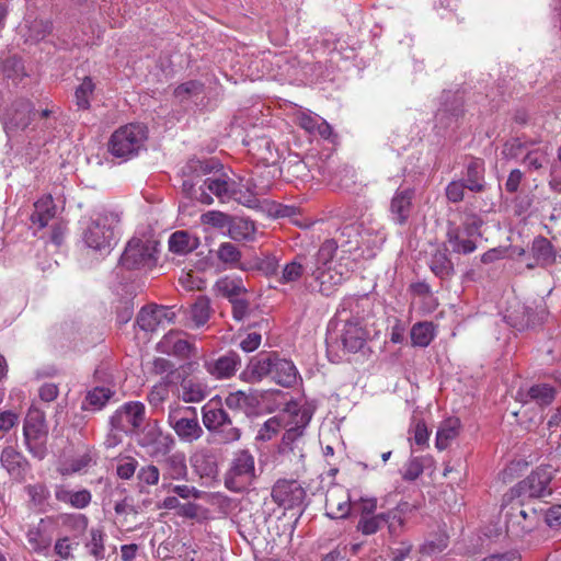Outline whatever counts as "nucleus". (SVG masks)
Masks as SVG:
<instances>
[{
    "mask_svg": "<svg viewBox=\"0 0 561 561\" xmlns=\"http://www.w3.org/2000/svg\"><path fill=\"white\" fill-rule=\"evenodd\" d=\"M148 129L141 124H127L113 133L108 142L110 152L123 159H131L146 149Z\"/></svg>",
    "mask_w": 561,
    "mask_h": 561,
    "instance_id": "f257e3e1",
    "label": "nucleus"
},
{
    "mask_svg": "<svg viewBox=\"0 0 561 561\" xmlns=\"http://www.w3.org/2000/svg\"><path fill=\"white\" fill-rule=\"evenodd\" d=\"M257 478L253 455L248 449L238 450L225 474V486L232 492H244Z\"/></svg>",
    "mask_w": 561,
    "mask_h": 561,
    "instance_id": "f03ea898",
    "label": "nucleus"
},
{
    "mask_svg": "<svg viewBox=\"0 0 561 561\" xmlns=\"http://www.w3.org/2000/svg\"><path fill=\"white\" fill-rule=\"evenodd\" d=\"M359 300L353 297H348L340 305L336 316L342 318L343 316L348 317L353 313L358 314ZM368 332L360 325V322L356 320L345 319V325L341 335V342L348 352L356 353L360 351L366 344Z\"/></svg>",
    "mask_w": 561,
    "mask_h": 561,
    "instance_id": "7ed1b4c3",
    "label": "nucleus"
},
{
    "mask_svg": "<svg viewBox=\"0 0 561 561\" xmlns=\"http://www.w3.org/2000/svg\"><path fill=\"white\" fill-rule=\"evenodd\" d=\"M202 412L205 427L213 433L218 443L231 444L240 439L241 430L226 410L205 405Z\"/></svg>",
    "mask_w": 561,
    "mask_h": 561,
    "instance_id": "20e7f679",
    "label": "nucleus"
},
{
    "mask_svg": "<svg viewBox=\"0 0 561 561\" xmlns=\"http://www.w3.org/2000/svg\"><path fill=\"white\" fill-rule=\"evenodd\" d=\"M239 182L228 178H219V182H211L209 191L217 196L220 201L234 199L238 203L251 207L255 205L256 196L261 194L256 190V185L252 184L251 179L242 183L243 178H238Z\"/></svg>",
    "mask_w": 561,
    "mask_h": 561,
    "instance_id": "39448f33",
    "label": "nucleus"
},
{
    "mask_svg": "<svg viewBox=\"0 0 561 561\" xmlns=\"http://www.w3.org/2000/svg\"><path fill=\"white\" fill-rule=\"evenodd\" d=\"M168 423L176 436L184 443L199 439L204 431L198 422L196 409L176 405L170 408Z\"/></svg>",
    "mask_w": 561,
    "mask_h": 561,
    "instance_id": "423d86ee",
    "label": "nucleus"
},
{
    "mask_svg": "<svg viewBox=\"0 0 561 561\" xmlns=\"http://www.w3.org/2000/svg\"><path fill=\"white\" fill-rule=\"evenodd\" d=\"M23 435L27 450L35 458L44 459L47 454L48 428L43 412L36 409L28 411L24 420Z\"/></svg>",
    "mask_w": 561,
    "mask_h": 561,
    "instance_id": "0eeeda50",
    "label": "nucleus"
},
{
    "mask_svg": "<svg viewBox=\"0 0 561 561\" xmlns=\"http://www.w3.org/2000/svg\"><path fill=\"white\" fill-rule=\"evenodd\" d=\"M119 220L113 213H101L91 219L83 233L85 244L94 250L110 249L114 239V225Z\"/></svg>",
    "mask_w": 561,
    "mask_h": 561,
    "instance_id": "6e6552de",
    "label": "nucleus"
},
{
    "mask_svg": "<svg viewBox=\"0 0 561 561\" xmlns=\"http://www.w3.org/2000/svg\"><path fill=\"white\" fill-rule=\"evenodd\" d=\"M157 243L133 238L128 241L119 259L126 270L151 268L157 264Z\"/></svg>",
    "mask_w": 561,
    "mask_h": 561,
    "instance_id": "1a4fd4ad",
    "label": "nucleus"
},
{
    "mask_svg": "<svg viewBox=\"0 0 561 561\" xmlns=\"http://www.w3.org/2000/svg\"><path fill=\"white\" fill-rule=\"evenodd\" d=\"M137 434L138 444L147 448L151 456H165L175 443L170 434H163L157 420L141 426Z\"/></svg>",
    "mask_w": 561,
    "mask_h": 561,
    "instance_id": "9d476101",
    "label": "nucleus"
},
{
    "mask_svg": "<svg viewBox=\"0 0 561 561\" xmlns=\"http://www.w3.org/2000/svg\"><path fill=\"white\" fill-rule=\"evenodd\" d=\"M145 414V405L141 402H127L111 416V431L138 433L144 425Z\"/></svg>",
    "mask_w": 561,
    "mask_h": 561,
    "instance_id": "9b49d317",
    "label": "nucleus"
},
{
    "mask_svg": "<svg viewBox=\"0 0 561 561\" xmlns=\"http://www.w3.org/2000/svg\"><path fill=\"white\" fill-rule=\"evenodd\" d=\"M550 468L551 466L537 468L526 479L522 480L512 492L517 496L535 499L551 494V490L547 489L552 480Z\"/></svg>",
    "mask_w": 561,
    "mask_h": 561,
    "instance_id": "f8f14e48",
    "label": "nucleus"
},
{
    "mask_svg": "<svg viewBox=\"0 0 561 561\" xmlns=\"http://www.w3.org/2000/svg\"><path fill=\"white\" fill-rule=\"evenodd\" d=\"M273 501L285 508H294L302 504L306 491L297 480L279 479L272 488Z\"/></svg>",
    "mask_w": 561,
    "mask_h": 561,
    "instance_id": "ddd939ff",
    "label": "nucleus"
},
{
    "mask_svg": "<svg viewBox=\"0 0 561 561\" xmlns=\"http://www.w3.org/2000/svg\"><path fill=\"white\" fill-rule=\"evenodd\" d=\"M59 124V107L50 104L38 111L36 126L39 133H43L38 138L34 137L27 145V151L33 150L35 147H42L55 138V130ZM30 154V152H27Z\"/></svg>",
    "mask_w": 561,
    "mask_h": 561,
    "instance_id": "4468645a",
    "label": "nucleus"
},
{
    "mask_svg": "<svg viewBox=\"0 0 561 561\" xmlns=\"http://www.w3.org/2000/svg\"><path fill=\"white\" fill-rule=\"evenodd\" d=\"M539 522V511L536 507L525 510L523 507H512L506 515L507 531L519 536L531 531Z\"/></svg>",
    "mask_w": 561,
    "mask_h": 561,
    "instance_id": "2eb2a0df",
    "label": "nucleus"
},
{
    "mask_svg": "<svg viewBox=\"0 0 561 561\" xmlns=\"http://www.w3.org/2000/svg\"><path fill=\"white\" fill-rule=\"evenodd\" d=\"M182 335H184V332L182 331L172 330L168 332L158 343L157 351L162 354L173 355L180 358H190L191 356H195V346L187 340L183 339Z\"/></svg>",
    "mask_w": 561,
    "mask_h": 561,
    "instance_id": "dca6fc26",
    "label": "nucleus"
},
{
    "mask_svg": "<svg viewBox=\"0 0 561 561\" xmlns=\"http://www.w3.org/2000/svg\"><path fill=\"white\" fill-rule=\"evenodd\" d=\"M175 312L170 308L158 305H149L142 307L137 316V324L142 331L152 332L163 321L173 322Z\"/></svg>",
    "mask_w": 561,
    "mask_h": 561,
    "instance_id": "f3484780",
    "label": "nucleus"
},
{
    "mask_svg": "<svg viewBox=\"0 0 561 561\" xmlns=\"http://www.w3.org/2000/svg\"><path fill=\"white\" fill-rule=\"evenodd\" d=\"M415 196V190L410 186L401 185L394 193L390 202V213L396 224L405 225L412 209V199Z\"/></svg>",
    "mask_w": 561,
    "mask_h": 561,
    "instance_id": "a211bd4d",
    "label": "nucleus"
},
{
    "mask_svg": "<svg viewBox=\"0 0 561 561\" xmlns=\"http://www.w3.org/2000/svg\"><path fill=\"white\" fill-rule=\"evenodd\" d=\"M274 354L260 353L252 357L247 368L241 374V379L247 382H257L264 377L271 376L273 370Z\"/></svg>",
    "mask_w": 561,
    "mask_h": 561,
    "instance_id": "6ab92c4d",
    "label": "nucleus"
},
{
    "mask_svg": "<svg viewBox=\"0 0 561 561\" xmlns=\"http://www.w3.org/2000/svg\"><path fill=\"white\" fill-rule=\"evenodd\" d=\"M31 112L32 105L28 101L19 100L14 102L1 117L4 129L9 133L14 129L25 128L30 123Z\"/></svg>",
    "mask_w": 561,
    "mask_h": 561,
    "instance_id": "aec40b11",
    "label": "nucleus"
},
{
    "mask_svg": "<svg viewBox=\"0 0 561 561\" xmlns=\"http://www.w3.org/2000/svg\"><path fill=\"white\" fill-rule=\"evenodd\" d=\"M211 182H219V178H193L184 180L182 183V192L191 199L209 205L214 201L211 196L214 194L209 191V184Z\"/></svg>",
    "mask_w": 561,
    "mask_h": 561,
    "instance_id": "412c9836",
    "label": "nucleus"
},
{
    "mask_svg": "<svg viewBox=\"0 0 561 561\" xmlns=\"http://www.w3.org/2000/svg\"><path fill=\"white\" fill-rule=\"evenodd\" d=\"M296 121L298 125L310 135L320 136L323 139H331L334 137L331 125L317 114L311 112H299Z\"/></svg>",
    "mask_w": 561,
    "mask_h": 561,
    "instance_id": "4be33fe9",
    "label": "nucleus"
},
{
    "mask_svg": "<svg viewBox=\"0 0 561 561\" xmlns=\"http://www.w3.org/2000/svg\"><path fill=\"white\" fill-rule=\"evenodd\" d=\"M228 175L225 165L215 157L197 159L192 158L187 161L183 175Z\"/></svg>",
    "mask_w": 561,
    "mask_h": 561,
    "instance_id": "5701e85b",
    "label": "nucleus"
},
{
    "mask_svg": "<svg viewBox=\"0 0 561 561\" xmlns=\"http://www.w3.org/2000/svg\"><path fill=\"white\" fill-rule=\"evenodd\" d=\"M531 254L535 262L528 263V268H534L537 265L549 266L556 262L554 248L552 243L542 236H538L534 239Z\"/></svg>",
    "mask_w": 561,
    "mask_h": 561,
    "instance_id": "b1692460",
    "label": "nucleus"
},
{
    "mask_svg": "<svg viewBox=\"0 0 561 561\" xmlns=\"http://www.w3.org/2000/svg\"><path fill=\"white\" fill-rule=\"evenodd\" d=\"M1 463L14 478H23L28 467L25 457L12 446H7L1 453Z\"/></svg>",
    "mask_w": 561,
    "mask_h": 561,
    "instance_id": "393cba45",
    "label": "nucleus"
},
{
    "mask_svg": "<svg viewBox=\"0 0 561 561\" xmlns=\"http://www.w3.org/2000/svg\"><path fill=\"white\" fill-rule=\"evenodd\" d=\"M262 398L263 394L257 391H250L249 393L237 391L230 393L226 398L225 403L230 409H241L247 414H250L260 405Z\"/></svg>",
    "mask_w": 561,
    "mask_h": 561,
    "instance_id": "a878e982",
    "label": "nucleus"
},
{
    "mask_svg": "<svg viewBox=\"0 0 561 561\" xmlns=\"http://www.w3.org/2000/svg\"><path fill=\"white\" fill-rule=\"evenodd\" d=\"M298 371L295 365L287 359L278 358L274 354L272 378L283 387H291L297 381Z\"/></svg>",
    "mask_w": 561,
    "mask_h": 561,
    "instance_id": "bb28decb",
    "label": "nucleus"
},
{
    "mask_svg": "<svg viewBox=\"0 0 561 561\" xmlns=\"http://www.w3.org/2000/svg\"><path fill=\"white\" fill-rule=\"evenodd\" d=\"M160 466L163 470V477L172 480L186 479L187 466L185 462V456L182 453H174L172 455H165L160 460Z\"/></svg>",
    "mask_w": 561,
    "mask_h": 561,
    "instance_id": "cd10ccee",
    "label": "nucleus"
},
{
    "mask_svg": "<svg viewBox=\"0 0 561 561\" xmlns=\"http://www.w3.org/2000/svg\"><path fill=\"white\" fill-rule=\"evenodd\" d=\"M554 388L547 383L534 385L526 392H518L519 401L524 403L535 401L540 407L549 405L554 400Z\"/></svg>",
    "mask_w": 561,
    "mask_h": 561,
    "instance_id": "c85d7f7f",
    "label": "nucleus"
},
{
    "mask_svg": "<svg viewBox=\"0 0 561 561\" xmlns=\"http://www.w3.org/2000/svg\"><path fill=\"white\" fill-rule=\"evenodd\" d=\"M430 268L440 279H448L455 274L454 263L448 256L446 247L438 248L432 255Z\"/></svg>",
    "mask_w": 561,
    "mask_h": 561,
    "instance_id": "c756f323",
    "label": "nucleus"
},
{
    "mask_svg": "<svg viewBox=\"0 0 561 561\" xmlns=\"http://www.w3.org/2000/svg\"><path fill=\"white\" fill-rule=\"evenodd\" d=\"M390 518H398L399 526L404 523L403 518L398 516L394 512H387L370 517L362 516L356 528L363 535H373L376 534L383 525H386Z\"/></svg>",
    "mask_w": 561,
    "mask_h": 561,
    "instance_id": "7c9ffc66",
    "label": "nucleus"
},
{
    "mask_svg": "<svg viewBox=\"0 0 561 561\" xmlns=\"http://www.w3.org/2000/svg\"><path fill=\"white\" fill-rule=\"evenodd\" d=\"M343 273L334 272L331 265L325 270H322L321 266L312 270V276L319 282L320 291L325 296H329L335 286L343 283Z\"/></svg>",
    "mask_w": 561,
    "mask_h": 561,
    "instance_id": "2f4dec72",
    "label": "nucleus"
},
{
    "mask_svg": "<svg viewBox=\"0 0 561 561\" xmlns=\"http://www.w3.org/2000/svg\"><path fill=\"white\" fill-rule=\"evenodd\" d=\"M178 378H181L182 399L184 402H201L208 396L209 389L205 383L193 378L182 377L180 373Z\"/></svg>",
    "mask_w": 561,
    "mask_h": 561,
    "instance_id": "473e14b6",
    "label": "nucleus"
},
{
    "mask_svg": "<svg viewBox=\"0 0 561 561\" xmlns=\"http://www.w3.org/2000/svg\"><path fill=\"white\" fill-rule=\"evenodd\" d=\"M238 364H240L239 355L236 352H229L213 364H207V369L217 378H229L234 374Z\"/></svg>",
    "mask_w": 561,
    "mask_h": 561,
    "instance_id": "72a5a7b5",
    "label": "nucleus"
},
{
    "mask_svg": "<svg viewBox=\"0 0 561 561\" xmlns=\"http://www.w3.org/2000/svg\"><path fill=\"white\" fill-rule=\"evenodd\" d=\"M198 247V239L192 237L187 231L179 230L171 234L169 249L175 254H187Z\"/></svg>",
    "mask_w": 561,
    "mask_h": 561,
    "instance_id": "f704fd0d",
    "label": "nucleus"
},
{
    "mask_svg": "<svg viewBox=\"0 0 561 561\" xmlns=\"http://www.w3.org/2000/svg\"><path fill=\"white\" fill-rule=\"evenodd\" d=\"M114 391L106 387H94L87 392L82 403L83 410L99 411L105 407L108 400L114 396Z\"/></svg>",
    "mask_w": 561,
    "mask_h": 561,
    "instance_id": "c9c22d12",
    "label": "nucleus"
},
{
    "mask_svg": "<svg viewBox=\"0 0 561 561\" xmlns=\"http://www.w3.org/2000/svg\"><path fill=\"white\" fill-rule=\"evenodd\" d=\"M459 419H447L439 426L436 434V447L443 450L448 447L450 440L455 439L459 434Z\"/></svg>",
    "mask_w": 561,
    "mask_h": 561,
    "instance_id": "e433bc0d",
    "label": "nucleus"
},
{
    "mask_svg": "<svg viewBox=\"0 0 561 561\" xmlns=\"http://www.w3.org/2000/svg\"><path fill=\"white\" fill-rule=\"evenodd\" d=\"M410 336L414 346L425 347L434 339V324L428 321L417 322L412 327Z\"/></svg>",
    "mask_w": 561,
    "mask_h": 561,
    "instance_id": "4c0bfd02",
    "label": "nucleus"
},
{
    "mask_svg": "<svg viewBox=\"0 0 561 561\" xmlns=\"http://www.w3.org/2000/svg\"><path fill=\"white\" fill-rule=\"evenodd\" d=\"M278 267V261L275 256L264 255L263 257H255L250 262H242L239 268L242 271L257 270L265 275H273L276 273Z\"/></svg>",
    "mask_w": 561,
    "mask_h": 561,
    "instance_id": "58836bf2",
    "label": "nucleus"
},
{
    "mask_svg": "<svg viewBox=\"0 0 561 561\" xmlns=\"http://www.w3.org/2000/svg\"><path fill=\"white\" fill-rule=\"evenodd\" d=\"M195 471L201 478H216L218 474V465L215 456L209 454L197 455L194 459Z\"/></svg>",
    "mask_w": 561,
    "mask_h": 561,
    "instance_id": "ea45409f",
    "label": "nucleus"
},
{
    "mask_svg": "<svg viewBox=\"0 0 561 561\" xmlns=\"http://www.w3.org/2000/svg\"><path fill=\"white\" fill-rule=\"evenodd\" d=\"M254 224L243 218L231 217L228 225L229 236L233 240H245L254 233Z\"/></svg>",
    "mask_w": 561,
    "mask_h": 561,
    "instance_id": "a19ab883",
    "label": "nucleus"
},
{
    "mask_svg": "<svg viewBox=\"0 0 561 561\" xmlns=\"http://www.w3.org/2000/svg\"><path fill=\"white\" fill-rule=\"evenodd\" d=\"M447 240L451 244L454 252L468 254L476 250V243L467 238L463 239L458 227L449 228L447 231Z\"/></svg>",
    "mask_w": 561,
    "mask_h": 561,
    "instance_id": "79ce46f5",
    "label": "nucleus"
},
{
    "mask_svg": "<svg viewBox=\"0 0 561 561\" xmlns=\"http://www.w3.org/2000/svg\"><path fill=\"white\" fill-rule=\"evenodd\" d=\"M192 320L197 327L205 324L210 316V300L206 296H198L191 308Z\"/></svg>",
    "mask_w": 561,
    "mask_h": 561,
    "instance_id": "37998d69",
    "label": "nucleus"
},
{
    "mask_svg": "<svg viewBox=\"0 0 561 561\" xmlns=\"http://www.w3.org/2000/svg\"><path fill=\"white\" fill-rule=\"evenodd\" d=\"M216 287L224 297L229 299V301L240 297L241 294L247 293L245 287L240 280L230 279L228 277L219 279Z\"/></svg>",
    "mask_w": 561,
    "mask_h": 561,
    "instance_id": "c03bdc74",
    "label": "nucleus"
},
{
    "mask_svg": "<svg viewBox=\"0 0 561 561\" xmlns=\"http://www.w3.org/2000/svg\"><path fill=\"white\" fill-rule=\"evenodd\" d=\"M302 260H306V256L298 255L294 261L285 265L282 275L283 283L295 282L301 277L304 271L308 267V264H304Z\"/></svg>",
    "mask_w": 561,
    "mask_h": 561,
    "instance_id": "a18cd8bd",
    "label": "nucleus"
},
{
    "mask_svg": "<svg viewBox=\"0 0 561 561\" xmlns=\"http://www.w3.org/2000/svg\"><path fill=\"white\" fill-rule=\"evenodd\" d=\"M217 255L218 259L225 264H230L237 267L242 264L240 262L241 252L239 248L233 243L225 242L220 244Z\"/></svg>",
    "mask_w": 561,
    "mask_h": 561,
    "instance_id": "49530a36",
    "label": "nucleus"
},
{
    "mask_svg": "<svg viewBox=\"0 0 561 561\" xmlns=\"http://www.w3.org/2000/svg\"><path fill=\"white\" fill-rule=\"evenodd\" d=\"M327 508V515L330 518H346L352 512V502L350 499H347L344 502L335 503L333 499H328Z\"/></svg>",
    "mask_w": 561,
    "mask_h": 561,
    "instance_id": "de8ad7c7",
    "label": "nucleus"
},
{
    "mask_svg": "<svg viewBox=\"0 0 561 561\" xmlns=\"http://www.w3.org/2000/svg\"><path fill=\"white\" fill-rule=\"evenodd\" d=\"M94 90V84L90 78H85L76 90L77 105L85 110L90 106L89 98Z\"/></svg>",
    "mask_w": 561,
    "mask_h": 561,
    "instance_id": "09e8293b",
    "label": "nucleus"
},
{
    "mask_svg": "<svg viewBox=\"0 0 561 561\" xmlns=\"http://www.w3.org/2000/svg\"><path fill=\"white\" fill-rule=\"evenodd\" d=\"M337 250V244L336 242L333 240V239H329V240H325L317 255H316V263L318 266L320 265H328L329 263H331L332 259H333V255L335 253V251Z\"/></svg>",
    "mask_w": 561,
    "mask_h": 561,
    "instance_id": "8fccbe9b",
    "label": "nucleus"
},
{
    "mask_svg": "<svg viewBox=\"0 0 561 561\" xmlns=\"http://www.w3.org/2000/svg\"><path fill=\"white\" fill-rule=\"evenodd\" d=\"M51 31V24L47 21L35 20L28 26L27 39L38 42L44 39Z\"/></svg>",
    "mask_w": 561,
    "mask_h": 561,
    "instance_id": "3c124183",
    "label": "nucleus"
},
{
    "mask_svg": "<svg viewBox=\"0 0 561 561\" xmlns=\"http://www.w3.org/2000/svg\"><path fill=\"white\" fill-rule=\"evenodd\" d=\"M231 216L217 210H211L202 215V222L215 228H228Z\"/></svg>",
    "mask_w": 561,
    "mask_h": 561,
    "instance_id": "603ef678",
    "label": "nucleus"
},
{
    "mask_svg": "<svg viewBox=\"0 0 561 561\" xmlns=\"http://www.w3.org/2000/svg\"><path fill=\"white\" fill-rule=\"evenodd\" d=\"M26 537H27L28 543L32 546L33 550L36 552H43L44 550L48 549V547L50 546V540L47 538H44L38 528L28 529Z\"/></svg>",
    "mask_w": 561,
    "mask_h": 561,
    "instance_id": "864d4df0",
    "label": "nucleus"
},
{
    "mask_svg": "<svg viewBox=\"0 0 561 561\" xmlns=\"http://www.w3.org/2000/svg\"><path fill=\"white\" fill-rule=\"evenodd\" d=\"M90 548V553L96 559L104 558V543L103 534L100 529L91 530V541L87 545Z\"/></svg>",
    "mask_w": 561,
    "mask_h": 561,
    "instance_id": "5fc2aeb1",
    "label": "nucleus"
},
{
    "mask_svg": "<svg viewBox=\"0 0 561 561\" xmlns=\"http://www.w3.org/2000/svg\"><path fill=\"white\" fill-rule=\"evenodd\" d=\"M423 471L424 465L422 458L414 457L407 463V469L402 478L405 481H414L423 473Z\"/></svg>",
    "mask_w": 561,
    "mask_h": 561,
    "instance_id": "6e6d98bb",
    "label": "nucleus"
},
{
    "mask_svg": "<svg viewBox=\"0 0 561 561\" xmlns=\"http://www.w3.org/2000/svg\"><path fill=\"white\" fill-rule=\"evenodd\" d=\"M377 508V500L375 497L371 499H360L359 501L352 502V512L358 513L362 516H368L373 514Z\"/></svg>",
    "mask_w": 561,
    "mask_h": 561,
    "instance_id": "4d7b16f0",
    "label": "nucleus"
},
{
    "mask_svg": "<svg viewBox=\"0 0 561 561\" xmlns=\"http://www.w3.org/2000/svg\"><path fill=\"white\" fill-rule=\"evenodd\" d=\"M202 90V84L197 81H187L180 84L174 90V95L181 101L185 100L192 94H198Z\"/></svg>",
    "mask_w": 561,
    "mask_h": 561,
    "instance_id": "13d9d810",
    "label": "nucleus"
},
{
    "mask_svg": "<svg viewBox=\"0 0 561 561\" xmlns=\"http://www.w3.org/2000/svg\"><path fill=\"white\" fill-rule=\"evenodd\" d=\"M159 468L153 465L142 467L138 472V479L148 485L157 484L159 481Z\"/></svg>",
    "mask_w": 561,
    "mask_h": 561,
    "instance_id": "bf43d9fd",
    "label": "nucleus"
},
{
    "mask_svg": "<svg viewBox=\"0 0 561 561\" xmlns=\"http://www.w3.org/2000/svg\"><path fill=\"white\" fill-rule=\"evenodd\" d=\"M280 427V421L277 417H271L264 423L263 427L259 432L257 437L262 440H268L279 431Z\"/></svg>",
    "mask_w": 561,
    "mask_h": 561,
    "instance_id": "052dcab7",
    "label": "nucleus"
},
{
    "mask_svg": "<svg viewBox=\"0 0 561 561\" xmlns=\"http://www.w3.org/2000/svg\"><path fill=\"white\" fill-rule=\"evenodd\" d=\"M546 161V156L538 150L528 152L524 158V164L528 167L529 171L539 170Z\"/></svg>",
    "mask_w": 561,
    "mask_h": 561,
    "instance_id": "680f3d73",
    "label": "nucleus"
},
{
    "mask_svg": "<svg viewBox=\"0 0 561 561\" xmlns=\"http://www.w3.org/2000/svg\"><path fill=\"white\" fill-rule=\"evenodd\" d=\"M483 221L477 215H470L463 221V231L466 236L470 239L473 236H481L479 229L482 226Z\"/></svg>",
    "mask_w": 561,
    "mask_h": 561,
    "instance_id": "e2e57ef3",
    "label": "nucleus"
},
{
    "mask_svg": "<svg viewBox=\"0 0 561 561\" xmlns=\"http://www.w3.org/2000/svg\"><path fill=\"white\" fill-rule=\"evenodd\" d=\"M137 460L134 459V458H126L125 461L121 462L117 465V468H116V472H117V476L121 478V479H130L135 471H136V468H137Z\"/></svg>",
    "mask_w": 561,
    "mask_h": 561,
    "instance_id": "0e129e2a",
    "label": "nucleus"
},
{
    "mask_svg": "<svg viewBox=\"0 0 561 561\" xmlns=\"http://www.w3.org/2000/svg\"><path fill=\"white\" fill-rule=\"evenodd\" d=\"M465 185L461 180L453 181L446 188V196L448 201L458 203L463 198Z\"/></svg>",
    "mask_w": 561,
    "mask_h": 561,
    "instance_id": "69168bd1",
    "label": "nucleus"
},
{
    "mask_svg": "<svg viewBox=\"0 0 561 561\" xmlns=\"http://www.w3.org/2000/svg\"><path fill=\"white\" fill-rule=\"evenodd\" d=\"M232 305V316L236 320L241 321L243 320L248 313H249V301L243 298H236L233 300H230Z\"/></svg>",
    "mask_w": 561,
    "mask_h": 561,
    "instance_id": "338daca9",
    "label": "nucleus"
},
{
    "mask_svg": "<svg viewBox=\"0 0 561 561\" xmlns=\"http://www.w3.org/2000/svg\"><path fill=\"white\" fill-rule=\"evenodd\" d=\"M545 520L550 527L561 526V505H553L545 513Z\"/></svg>",
    "mask_w": 561,
    "mask_h": 561,
    "instance_id": "774afa93",
    "label": "nucleus"
}]
</instances>
